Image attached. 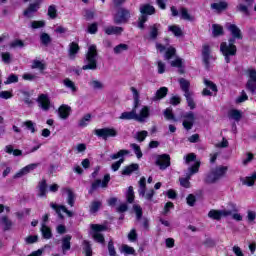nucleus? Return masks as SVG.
<instances>
[{
    "label": "nucleus",
    "instance_id": "nucleus-1",
    "mask_svg": "<svg viewBox=\"0 0 256 256\" xmlns=\"http://www.w3.org/2000/svg\"><path fill=\"white\" fill-rule=\"evenodd\" d=\"M228 31H230L233 38L229 40V43L223 42L220 45V51L225 57L226 63H231V57L237 55V46H235V39H243L241 35V29L235 24H229L227 26Z\"/></svg>",
    "mask_w": 256,
    "mask_h": 256
},
{
    "label": "nucleus",
    "instance_id": "nucleus-2",
    "mask_svg": "<svg viewBox=\"0 0 256 256\" xmlns=\"http://www.w3.org/2000/svg\"><path fill=\"white\" fill-rule=\"evenodd\" d=\"M130 91H132L133 95L136 121H138V123H145V121L149 119L150 110L147 106H143L140 110H137L140 103L139 91H137L135 87H131Z\"/></svg>",
    "mask_w": 256,
    "mask_h": 256
},
{
    "label": "nucleus",
    "instance_id": "nucleus-3",
    "mask_svg": "<svg viewBox=\"0 0 256 256\" xmlns=\"http://www.w3.org/2000/svg\"><path fill=\"white\" fill-rule=\"evenodd\" d=\"M97 56V46L90 45L84 60L85 65L82 67L83 71H95L97 69Z\"/></svg>",
    "mask_w": 256,
    "mask_h": 256
},
{
    "label": "nucleus",
    "instance_id": "nucleus-4",
    "mask_svg": "<svg viewBox=\"0 0 256 256\" xmlns=\"http://www.w3.org/2000/svg\"><path fill=\"white\" fill-rule=\"evenodd\" d=\"M141 17L138 19L139 29H145V23H147V15H154L155 7L150 4H144L140 6Z\"/></svg>",
    "mask_w": 256,
    "mask_h": 256
},
{
    "label": "nucleus",
    "instance_id": "nucleus-5",
    "mask_svg": "<svg viewBox=\"0 0 256 256\" xmlns=\"http://www.w3.org/2000/svg\"><path fill=\"white\" fill-rule=\"evenodd\" d=\"M227 166H219L216 169L212 170L205 178L206 183H217L221 177H225V173H227Z\"/></svg>",
    "mask_w": 256,
    "mask_h": 256
},
{
    "label": "nucleus",
    "instance_id": "nucleus-6",
    "mask_svg": "<svg viewBox=\"0 0 256 256\" xmlns=\"http://www.w3.org/2000/svg\"><path fill=\"white\" fill-rule=\"evenodd\" d=\"M146 190H147V179H145V177H142L139 181L138 193L140 197H143L147 201H152L155 195V190H148L147 192H145Z\"/></svg>",
    "mask_w": 256,
    "mask_h": 256
},
{
    "label": "nucleus",
    "instance_id": "nucleus-7",
    "mask_svg": "<svg viewBox=\"0 0 256 256\" xmlns=\"http://www.w3.org/2000/svg\"><path fill=\"white\" fill-rule=\"evenodd\" d=\"M91 229L93 231L92 237L97 243H105V237H103L102 231H107V226L101 224H91Z\"/></svg>",
    "mask_w": 256,
    "mask_h": 256
},
{
    "label": "nucleus",
    "instance_id": "nucleus-8",
    "mask_svg": "<svg viewBox=\"0 0 256 256\" xmlns=\"http://www.w3.org/2000/svg\"><path fill=\"white\" fill-rule=\"evenodd\" d=\"M125 155H129V150H120L115 154H112L110 156V159L115 160V159H119V161H116L112 164L111 169L112 171H119V168L121 167V165H123L125 159L123 157H125Z\"/></svg>",
    "mask_w": 256,
    "mask_h": 256
},
{
    "label": "nucleus",
    "instance_id": "nucleus-9",
    "mask_svg": "<svg viewBox=\"0 0 256 256\" xmlns=\"http://www.w3.org/2000/svg\"><path fill=\"white\" fill-rule=\"evenodd\" d=\"M131 19V12L125 8H119L114 15V23L121 25Z\"/></svg>",
    "mask_w": 256,
    "mask_h": 256
},
{
    "label": "nucleus",
    "instance_id": "nucleus-10",
    "mask_svg": "<svg viewBox=\"0 0 256 256\" xmlns=\"http://www.w3.org/2000/svg\"><path fill=\"white\" fill-rule=\"evenodd\" d=\"M246 75L248 77L246 87L248 91H251L254 94L256 92V70L250 68L246 71Z\"/></svg>",
    "mask_w": 256,
    "mask_h": 256
},
{
    "label": "nucleus",
    "instance_id": "nucleus-11",
    "mask_svg": "<svg viewBox=\"0 0 256 256\" xmlns=\"http://www.w3.org/2000/svg\"><path fill=\"white\" fill-rule=\"evenodd\" d=\"M95 135L97 137H101L105 141L109 139V137H117V130L115 128H102L95 130Z\"/></svg>",
    "mask_w": 256,
    "mask_h": 256
},
{
    "label": "nucleus",
    "instance_id": "nucleus-12",
    "mask_svg": "<svg viewBox=\"0 0 256 256\" xmlns=\"http://www.w3.org/2000/svg\"><path fill=\"white\" fill-rule=\"evenodd\" d=\"M109 181H111V175L109 174H106L103 180L96 179L91 185L90 193H93V191H97L99 187H101L102 189L107 188V185H109Z\"/></svg>",
    "mask_w": 256,
    "mask_h": 256
},
{
    "label": "nucleus",
    "instance_id": "nucleus-13",
    "mask_svg": "<svg viewBox=\"0 0 256 256\" xmlns=\"http://www.w3.org/2000/svg\"><path fill=\"white\" fill-rule=\"evenodd\" d=\"M200 165L201 164L199 162H195V164L189 168V174L187 178L180 179V184L182 187L189 189V185H190L189 179H191V175H195V173L199 172Z\"/></svg>",
    "mask_w": 256,
    "mask_h": 256
},
{
    "label": "nucleus",
    "instance_id": "nucleus-14",
    "mask_svg": "<svg viewBox=\"0 0 256 256\" xmlns=\"http://www.w3.org/2000/svg\"><path fill=\"white\" fill-rule=\"evenodd\" d=\"M156 165L162 170L165 171L167 167L171 166V157L169 154L158 155L156 158Z\"/></svg>",
    "mask_w": 256,
    "mask_h": 256
},
{
    "label": "nucleus",
    "instance_id": "nucleus-15",
    "mask_svg": "<svg viewBox=\"0 0 256 256\" xmlns=\"http://www.w3.org/2000/svg\"><path fill=\"white\" fill-rule=\"evenodd\" d=\"M41 3H43V0H35L34 3L29 4L28 8L24 11V17H33L35 13L41 9Z\"/></svg>",
    "mask_w": 256,
    "mask_h": 256
},
{
    "label": "nucleus",
    "instance_id": "nucleus-16",
    "mask_svg": "<svg viewBox=\"0 0 256 256\" xmlns=\"http://www.w3.org/2000/svg\"><path fill=\"white\" fill-rule=\"evenodd\" d=\"M230 215H232L230 210H210L208 213V217H210V219H215L216 221H219L222 217H229Z\"/></svg>",
    "mask_w": 256,
    "mask_h": 256
},
{
    "label": "nucleus",
    "instance_id": "nucleus-17",
    "mask_svg": "<svg viewBox=\"0 0 256 256\" xmlns=\"http://www.w3.org/2000/svg\"><path fill=\"white\" fill-rule=\"evenodd\" d=\"M50 207L56 211L57 215L60 217V219H63V213L67 215V217H73V212L69 211L67 207L63 205H57L55 203H50Z\"/></svg>",
    "mask_w": 256,
    "mask_h": 256
},
{
    "label": "nucleus",
    "instance_id": "nucleus-18",
    "mask_svg": "<svg viewBox=\"0 0 256 256\" xmlns=\"http://www.w3.org/2000/svg\"><path fill=\"white\" fill-rule=\"evenodd\" d=\"M183 127L189 131L193 127V123H195V114L193 112H186L182 115Z\"/></svg>",
    "mask_w": 256,
    "mask_h": 256
},
{
    "label": "nucleus",
    "instance_id": "nucleus-19",
    "mask_svg": "<svg viewBox=\"0 0 256 256\" xmlns=\"http://www.w3.org/2000/svg\"><path fill=\"white\" fill-rule=\"evenodd\" d=\"M38 105L43 111H49V109H51V100H49V96L41 94L38 97Z\"/></svg>",
    "mask_w": 256,
    "mask_h": 256
},
{
    "label": "nucleus",
    "instance_id": "nucleus-20",
    "mask_svg": "<svg viewBox=\"0 0 256 256\" xmlns=\"http://www.w3.org/2000/svg\"><path fill=\"white\" fill-rule=\"evenodd\" d=\"M62 195H66V201L68 205H70L71 207L75 205V193H73V190H71V188L62 189Z\"/></svg>",
    "mask_w": 256,
    "mask_h": 256
},
{
    "label": "nucleus",
    "instance_id": "nucleus-21",
    "mask_svg": "<svg viewBox=\"0 0 256 256\" xmlns=\"http://www.w3.org/2000/svg\"><path fill=\"white\" fill-rule=\"evenodd\" d=\"M37 167H39V163L29 164L24 168H22L18 173H16L15 177L16 178L23 177V175H27V173H31V171H35Z\"/></svg>",
    "mask_w": 256,
    "mask_h": 256
},
{
    "label": "nucleus",
    "instance_id": "nucleus-22",
    "mask_svg": "<svg viewBox=\"0 0 256 256\" xmlns=\"http://www.w3.org/2000/svg\"><path fill=\"white\" fill-rule=\"evenodd\" d=\"M256 181V172H254L251 176H246L241 178V183L246 185L247 187H253Z\"/></svg>",
    "mask_w": 256,
    "mask_h": 256
},
{
    "label": "nucleus",
    "instance_id": "nucleus-23",
    "mask_svg": "<svg viewBox=\"0 0 256 256\" xmlns=\"http://www.w3.org/2000/svg\"><path fill=\"white\" fill-rule=\"evenodd\" d=\"M167 87H161L158 91H156V94L154 97H152V101H161V99L167 97L168 93Z\"/></svg>",
    "mask_w": 256,
    "mask_h": 256
},
{
    "label": "nucleus",
    "instance_id": "nucleus-24",
    "mask_svg": "<svg viewBox=\"0 0 256 256\" xmlns=\"http://www.w3.org/2000/svg\"><path fill=\"white\" fill-rule=\"evenodd\" d=\"M77 53H79V44L75 42L70 43L68 51L69 59H75Z\"/></svg>",
    "mask_w": 256,
    "mask_h": 256
},
{
    "label": "nucleus",
    "instance_id": "nucleus-25",
    "mask_svg": "<svg viewBox=\"0 0 256 256\" xmlns=\"http://www.w3.org/2000/svg\"><path fill=\"white\" fill-rule=\"evenodd\" d=\"M58 113H59V117L61 119H67V117H69V115L71 113V107H69L67 105H62V106H60Z\"/></svg>",
    "mask_w": 256,
    "mask_h": 256
},
{
    "label": "nucleus",
    "instance_id": "nucleus-26",
    "mask_svg": "<svg viewBox=\"0 0 256 256\" xmlns=\"http://www.w3.org/2000/svg\"><path fill=\"white\" fill-rule=\"evenodd\" d=\"M123 33V28L117 26H109L105 28L106 35H121Z\"/></svg>",
    "mask_w": 256,
    "mask_h": 256
},
{
    "label": "nucleus",
    "instance_id": "nucleus-27",
    "mask_svg": "<svg viewBox=\"0 0 256 256\" xmlns=\"http://www.w3.org/2000/svg\"><path fill=\"white\" fill-rule=\"evenodd\" d=\"M202 57L205 65H209V59H211V49L209 48V45L203 46Z\"/></svg>",
    "mask_w": 256,
    "mask_h": 256
},
{
    "label": "nucleus",
    "instance_id": "nucleus-28",
    "mask_svg": "<svg viewBox=\"0 0 256 256\" xmlns=\"http://www.w3.org/2000/svg\"><path fill=\"white\" fill-rule=\"evenodd\" d=\"M180 87L182 91L184 92V95H189L192 92L189 91V87L191 86V83H189V80H185V78H181L179 80Z\"/></svg>",
    "mask_w": 256,
    "mask_h": 256
},
{
    "label": "nucleus",
    "instance_id": "nucleus-29",
    "mask_svg": "<svg viewBox=\"0 0 256 256\" xmlns=\"http://www.w3.org/2000/svg\"><path fill=\"white\" fill-rule=\"evenodd\" d=\"M159 29H161L160 24H154L150 26L149 39H157V36L159 35Z\"/></svg>",
    "mask_w": 256,
    "mask_h": 256
},
{
    "label": "nucleus",
    "instance_id": "nucleus-30",
    "mask_svg": "<svg viewBox=\"0 0 256 256\" xmlns=\"http://www.w3.org/2000/svg\"><path fill=\"white\" fill-rule=\"evenodd\" d=\"M229 119H233L234 121H241V117H243V113L240 110L232 109L228 112Z\"/></svg>",
    "mask_w": 256,
    "mask_h": 256
},
{
    "label": "nucleus",
    "instance_id": "nucleus-31",
    "mask_svg": "<svg viewBox=\"0 0 256 256\" xmlns=\"http://www.w3.org/2000/svg\"><path fill=\"white\" fill-rule=\"evenodd\" d=\"M0 225L3 227L4 231H9L13 226V222L7 218V216L0 217Z\"/></svg>",
    "mask_w": 256,
    "mask_h": 256
},
{
    "label": "nucleus",
    "instance_id": "nucleus-32",
    "mask_svg": "<svg viewBox=\"0 0 256 256\" xmlns=\"http://www.w3.org/2000/svg\"><path fill=\"white\" fill-rule=\"evenodd\" d=\"M69 249H71V235H66L62 238V251L65 254Z\"/></svg>",
    "mask_w": 256,
    "mask_h": 256
},
{
    "label": "nucleus",
    "instance_id": "nucleus-33",
    "mask_svg": "<svg viewBox=\"0 0 256 256\" xmlns=\"http://www.w3.org/2000/svg\"><path fill=\"white\" fill-rule=\"evenodd\" d=\"M211 9L216 11V13H221V11H225L227 9V2H219L211 4Z\"/></svg>",
    "mask_w": 256,
    "mask_h": 256
},
{
    "label": "nucleus",
    "instance_id": "nucleus-34",
    "mask_svg": "<svg viewBox=\"0 0 256 256\" xmlns=\"http://www.w3.org/2000/svg\"><path fill=\"white\" fill-rule=\"evenodd\" d=\"M47 195V181L42 180L38 185V196L45 197Z\"/></svg>",
    "mask_w": 256,
    "mask_h": 256
},
{
    "label": "nucleus",
    "instance_id": "nucleus-35",
    "mask_svg": "<svg viewBox=\"0 0 256 256\" xmlns=\"http://www.w3.org/2000/svg\"><path fill=\"white\" fill-rule=\"evenodd\" d=\"M119 119L121 120H126V121H129L131 119H134L136 121V116H135V106L133 107L132 111L130 112H123Z\"/></svg>",
    "mask_w": 256,
    "mask_h": 256
},
{
    "label": "nucleus",
    "instance_id": "nucleus-36",
    "mask_svg": "<svg viewBox=\"0 0 256 256\" xmlns=\"http://www.w3.org/2000/svg\"><path fill=\"white\" fill-rule=\"evenodd\" d=\"M168 31L173 33L175 37H182L183 36V30L178 25H170L168 26Z\"/></svg>",
    "mask_w": 256,
    "mask_h": 256
},
{
    "label": "nucleus",
    "instance_id": "nucleus-37",
    "mask_svg": "<svg viewBox=\"0 0 256 256\" xmlns=\"http://www.w3.org/2000/svg\"><path fill=\"white\" fill-rule=\"evenodd\" d=\"M139 169V164H131L129 166H126L122 170V175H131L134 171H137Z\"/></svg>",
    "mask_w": 256,
    "mask_h": 256
},
{
    "label": "nucleus",
    "instance_id": "nucleus-38",
    "mask_svg": "<svg viewBox=\"0 0 256 256\" xmlns=\"http://www.w3.org/2000/svg\"><path fill=\"white\" fill-rule=\"evenodd\" d=\"M63 85L66 86L67 89H70L72 93L77 92V86H75V82L71 81V79H64Z\"/></svg>",
    "mask_w": 256,
    "mask_h": 256
},
{
    "label": "nucleus",
    "instance_id": "nucleus-39",
    "mask_svg": "<svg viewBox=\"0 0 256 256\" xmlns=\"http://www.w3.org/2000/svg\"><path fill=\"white\" fill-rule=\"evenodd\" d=\"M23 126L26 127V129L31 133H35L37 131V124L31 120L23 122Z\"/></svg>",
    "mask_w": 256,
    "mask_h": 256
},
{
    "label": "nucleus",
    "instance_id": "nucleus-40",
    "mask_svg": "<svg viewBox=\"0 0 256 256\" xmlns=\"http://www.w3.org/2000/svg\"><path fill=\"white\" fill-rule=\"evenodd\" d=\"M90 87H92V89H94L95 91H101V89H103L105 87V85L103 84V82L99 81V80H92L89 83Z\"/></svg>",
    "mask_w": 256,
    "mask_h": 256
},
{
    "label": "nucleus",
    "instance_id": "nucleus-41",
    "mask_svg": "<svg viewBox=\"0 0 256 256\" xmlns=\"http://www.w3.org/2000/svg\"><path fill=\"white\" fill-rule=\"evenodd\" d=\"M41 233H42L44 239H51V237L53 236V234H51V228H49L45 224H42Z\"/></svg>",
    "mask_w": 256,
    "mask_h": 256
},
{
    "label": "nucleus",
    "instance_id": "nucleus-42",
    "mask_svg": "<svg viewBox=\"0 0 256 256\" xmlns=\"http://www.w3.org/2000/svg\"><path fill=\"white\" fill-rule=\"evenodd\" d=\"M120 252L124 253L125 255H134L135 248H133V247L127 245V244H124V245L121 246Z\"/></svg>",
    "mask_w": 256,
    "mask_h": 256
},
{
    "label": "nucleus",
    "instance_id": "nucleus-43",
    "mask_svg": "<svg viewBox=\"0 0 256 256\" xmlns=\"http://www.w3.org/2000/svg\"><path fill=\"white\" fill-rule=\"evenodd\" d=\"M131 149H133L137 159H141L143 157V152H141V147L138 144L132 143L130 144Z\"/></svg>",
    "mask_w": 256,
    "mask_h": 256
},
{
    "label": "nucleus",
    "instance_id": "nucleus-44",
    "mask_svg": "<svg viewBox=\"0 0 256 256\" xmlns=\"http://www.w3.org/2000/svg\"><path fill=\"white\" fill-rule=\"evenodd\" d=\"M10 49H21L23 47H25V44L23 43L22 40L16 39L13 40L10 44H9Z\"/></svg>",
    "mask_w": 256,
    "mask_h": 256
},
{
    "label": "nucleus",
    "instance_id": "nucleus-45",
    "mask_svg": "<svg viewBox=\"0 0 256 256\" xmlns=\"http://www.w3.org/2000/svg\"><path fill=\"white\" fill-rule=\"evenodd\" d=\"M91 123V114H86L80 121L79 127H87Z\"/></svg>",
    "mask_w": 256,
    "mask_h": 256
},
{
    "label": "nucleus",
    "instance_id": "nucleus-46",
    "mask_svg": "<svg viewBox=\"0 0 256 256\" xmlns=\"http://www.w3.org/2000/svg\"><path fill=\"white\" fill-rule=\"evenodd\" d=\"M48 16L50 19H57V6L50 5L48 7Z\"/></svg>",
    "mask_w": 256,
    "mask_h": 256
},
{
    "label": "nucleus",
    "instance_id": "nucleus-47",
    "mask_svg": "<svg viewBox=\"0 0 256 256\" xmlns=\"http://www.w3.org/2000/svg\"><path fill=\"white\" fill-rule=\"evenodd\" d=\"M127 49H129V46L127 44H119L116 47H114V53L116 55H120V53L127 51Z\"/></svg>",
    "mask_w": 256,
    "mask_h": 256
},
{
    "label": "nucleus",
    "instance_id": "nucleus-48",
    "mask_svg": "<svg viewBox=\"0 0 256 256\" xmlns=\"http://www.w3.org/2000/svg\"><path fill=\"white\" fill-rule=\"evenodd\" d=\"M214 37H219V35H223V26L219 24H214L212 26Z\"/></svg>",
    "mask_w": 256,
    "mask_h": 256
},
{
    "label": "nucleus",
    "instance_id": "nucleus-49",
    "mask_svg": "<svg viewBox=\"0 0 256 256\" xmlns=\"http://www.w3.org/2000/svg\"><path fill=\"white\" fill-rule=\"evenodd\" d=\"M204 85L209 89L210 91H213L214 93H217V85L213 83V81L204 79Z\"/></svg>",
    "mask_w": 256,
    "mask_h": 256
},
{
    "label": "nucleus",
    "instance_id": "nucleus-50",
    "mask_svg": "<svg viewBox=\"0 0 256 256\" xmlns=\"http://www.w3.org/2000/svg\"><path fill=\"white\" fill-rule=\"evenodd\" d=\"M127 201L128 203H133L135 201V192H133V186H130L128 188V191L126 193Z\"/></svg>",
    "mask_w": 256,
    "mask_h": 256
},
{
    "label": "nucleus",
    "instance_id": "nucleus-51",
    "mask_svg": "<svg viewBox=\"0 0 256 256\" xmlns=\"http://www.w3.org/2000/svg\"><path fill=\"white\" fill-rule=\"evenodd\" d=\"M181 19H184L185 21H192L193 18L189 14V11H187V8H182L180 10Z\"/></svg>",
    "mask_w": 256,
    "mask_h": 256
},
{
    "label": "nucleus",
    "instance_id": "nucleus-52",
    "mask_svg": "<svg viewBox=\"0 0 256 256\" xmlns=\"http://www.w3.org/2000/svg\"><path fill=\"white\" fill-rule=\"evenodd\" d=\"M32 69H39L40 71H44L45 63L39 60H34L32 63Z\"/></svg>",
    "mask_w": 256,
    "mask_h": 256
},
{
    "label": "nucleus",
    "instance_id": "nucleus-53",
    "mask_svg": "<svg viewBox=\"0 0 256 256\" xmlns=\"http://www.w3.org/2000/svg\"><path fill=\"white\" fill-rule=\"evenodd\" d=\"M39 241V236L37 235H30L25 238L26 245H33V243H37Z\"/></svg>",
    "mask_w": 256,
    "mask_h": 256
},
{
    "label": "nucleus",
    "instance_id": "nucleus-54",
    "mask_svg": "<svg viewBox=\"0 0 256 256\" xmlns=\"http://www.w3.org/2000/svg\"><path fill=\"white\" fill-rule=\"evenodd\" d=\"M31 27L32 29H43V27H45V21L44 20L32 21Z\"/></svg>",
    "mask_w": 256,
    "mask_h": 256
},
{
    "label": "nucleus",
    "instance_id": "nucleus-55",
    "mask_svg": "<svg viewBox=\"0 0 256 256\" xmlns=\"http://www.w3.org/2000/svg\"><path fill=\"white\" fill-rule=\"evenodd\" d=\"M84 252L86 256H93V251L91 250V244L86 240L83 242Z\"/></svg>",
    "mask_w": 256,
    "mask_h": 256
},
{
    "label": "nucleus",
    "instance_id": "nucleus-56",
    "mask_svg": "<svg viewBox=\"0 0 256 256\" xmlns=\"http://www.w3.org/2000/svg\"><path fill=\"white\" fill-rule=\"evenodd\" d=\"M99 209H101V202H99V201L92 202V204L90 206V213H97V211H99Z\"/></svg>",
    "mask_w": 256,
    "mask_h": 256
},
{
    "label": "nucleus",
    "instance_id": "nucleus-57",
    "mask_svg": "<svg viewBox=\"0 0 256 256\" xmlns=\"http://www.w3.org/2000/svg\"><path fill=\"white\" fill-rule=\"evenodd\" d=\"M164 116L168 119V121H177V119H175V116L173 115V110L171 108H167L164 111Z\"/></svg>",
    "mask_w": 256,
    "mask_h": 256
},
{
    "label": "nucleus",
    "instance_id": "nucleus-58",
    "mask_svg": "<svg viewBox=\"0 0 256 256\" xmlns=\"http://www.w3.org/2000/svg\"><path fill=\"white\" fill-rule=\"evenodd\" d=\"M133 210L136 214L137 220L139 221L141 219V217H143V209L139 205H134Z\"/></svg>",
    "mask_w": 256,
    "mask_h": 256
},
{
    "label": "nucleus",
    "instance_id": "nucleus-59",
    "mask_svg": "<svg viewBox=\"0 0 256 256\" xmlns=\"http://www.w3.org/2000/svg\"><path fill=\"white\" fill-rule=\"evenodd\" d=\"M184 96L186 97L188 107H190V109H195V101H193V93H190Z\"/></svg>",
    "mask_w": 256,
    "mask_h": 256
},
{
    "label": "nucleus",
    "instance_id": "nucleus-60",
    "mask_svg": "<svg viewBox=\"0 0 256 256\" xmlns=\"http://www.w3.org/2000/svg\"><path fill=\"white\" fill-rule=\"evenodd\" d=\"M40 40L43 45H49V43H51V37L47 33H42L40 36Z\"/></svg>",
    "mask_w": 256,
    "mask_h": 256
},
{
    "label": "nucleus",
    "instance_id": "nucleus-61",
    "mask_svg": "<svg viewBox=\"0 0 256 256\" xmlns=\"http://www.w3.org/2000/svg\"><path fill=\"white\" fill-rule=\"evenodd\" d=\"M128 240L131 243H135V241H137V230L132 229L129 233H128Z\"/></svg>",
    "mask_w": 256,
    "mask_h": 256
},
{
    "label": "nucleus",
    "instance_id": "nucleus-62",
    "mask_svg": "<svg viewBox=\"0 0 256 256\" xmlns=\"http://www.w3.org/2000/svg\"><path fill=\"white\" fill-rule=\"evenodd\" d=\"M108 253L110 256H117V251H115V246L113 245V240L108 242Z\"/></svg>",
    "mask_w": 256,
    "mask_h": 256
},
{
    "label": "nucleus",
    "instance_id": "nucleus-63",
    "mask_svg": "<svg viewBox=\"0 0 256 256\" xmlns=\"http://www.w3.org/2000/svg\"><path fill=\"white\" fill-rule=\"evenodd\" d=\"M147 135H148L147 131H145V130L140 131L136 134V139H137V141H140V142L145 141Z\"/></svg>",
    "mask_w": 256,
    "mask_h": 256
},
{
    "label": "nucleus",
    "instance_id": "nucleus-64",
    "mask_svg": "<svg viewBox=\"0 0 256 256\" xmlns=\"http://www.w3.org/2000/svg\"><path fill=\"white\" fill-rule=\"evenodd\" d=\"M175 51H176L175 48L169 47L166 50L165 59H167V60L171 59V57H173V55H175Z\"/></svg>",
    "mask_w": 256,
    "mask_h": 256
}]
</instances>
